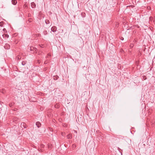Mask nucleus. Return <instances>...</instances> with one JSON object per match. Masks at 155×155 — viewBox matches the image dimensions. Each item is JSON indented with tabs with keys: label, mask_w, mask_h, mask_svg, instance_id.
<instances>
[{
	"label": "nucleus",
	"mask_w": 155,
	"mask_h": 155,
	"mask_svg": "<svg viewBox=\"0 0 155 155\" xmlns=\"http://www.w3.org/2000/svg\"><path fill=\"white\" fill-rule=\"evenodd\" d=\"M28 50L31 51V52L32 53H36V50L37 49L31 46L28 48Z\"/></svg>",
	"instance_id": "obj_1"
},
{
	"label": "nucleus",
	"mask_w": 155,
	"mask_h": 155,
	"mask_svg": "<svg viewBox=\"0 0 155 155\" xmlns=\"http://www.w3.org/2000/svg\"><path fill=\"white\" fill-rule=\"evenodd\" d=\"M4 48L7 49H8L10 48V46L9 45L7 44H5V45L4 46Z\"/></svg>",
	"instance_id": "obj_2"
},
{
	"label": "nucleus",
	"mask_w": 155,
	"mask_h": 155,
	"mask_svg": "<svg viewBox=\"0 0 155 155\" xmlns=\"http://www.w3.org/2000/svg\"><path fill=\"white\" fill-rule=\"evenodd\" d=\"M21 127H24V128H27L26 124L25 123H22L21 124Z\"/></svg>",
	"instance_id": "obj_3"
},
{
	"label": "nucleus",
	"mask_w": 155,
	"mask_h": 155,
	"mask_svg": "<svg viewBox=\"0 0 155 155\" xmlns=\"http://www.w3.org/2000/svg\"><path fill=\"white\" fill-rule=\"evenodd\" d=\"M57 30V28L55 26H53L51 28V30L53 32H55Z\"/></svg>",
	"instance_id": "obj_4"
},
{
	"label": "nucleus",
	"mask_w": 155,
	"mask_h": 155,
	"mask_svg": "<svg viewBox=\"0 0 155 155\" xmlns=\"http://www.w3.org/2000/svg\"><path fill=\"white\" fill-rule=\"evenodd\" d=\"M33 19L31 18H29L28 19V20L26 21V23L28 25H29V23L30 22H31L32 21Z\"/></svg>",
	"instance_id": "obj_5"
},
{
	"label": "nucleus",
	"mask_w": 155,
	"mask_h": 155,
	"mask_svg": "<svg viewBox=\"0 0 155 155\" xmlns=\"http://www.w3.org/2000/svg\"><path fill=\"white\" fill-rule=\"evenodd\" d=\"M35 124L38 128L40 127L41 126V123L38 121Z\"/></svg>",
	"instance_id": "obj_6"
},
{
	"label": "nucleus",
	"mask_w": 155,
	"mask_h": 155,
	"mask_svg": "<svg viewBox=\"0 0 155 155\" xmlns=\"http://www.w3.org/2000/svg\"><path fill=\"white\" fill-rule=\"evenodd\" d=\"M67 138L68 139H70L72 138V135L71 134H69L67 136Z\"/></svg>",
	"instance_id": "obj_7"
},
{
	"label": "nucleus",
	"mask_w": 155,
	"mask_h": 155,
	"mask_svg": "<svg viewBox=\"0 0 155 155\" xmlns=\"http://www.w3.org/2000/svg\"><path fill=\"white\" fill-rule=\"evenodd\" d=\"M31 6L32 8H34L36 7V4L34 2L31 3Z\"/></svg>",
	"instance_id": "obj_8"
},
{
	"label": "nucleus",
	"mask_w": 155,
	"mask_h": 155,
	"mask_svg": "<svg viewBox=\"0 0 155 155\" xmlns=\"http://www.w3.org/2000/svg\"><path fill=\"white\" fill-rule=\"evenodd\" d=\"M12 4L14 5H16L17 3L16 0H12Z\"/></svg>",
	"instance_id": "obj_9"
},
{
	"label": "nucleus",
	"mask_w": 155,
	"mask_h": 155,
	"mask_svg": "<svg viewBox=\"0 0 155 155\" xmlns=\"http://www.w3.org/2000/svg\"><path fill=\"white\" fill-rule=\"evenodd\" d=\"M2 36L3 38L5 37L6 38H8L9 37L8 35L6 34H3Z\"/></svg>",
	"instance_id": "obj_10"
},
{
	"label": "nucleus",
	"mask_w": 155,
	"mask_h": 155,
	"mask_svg": "<svg viewBox=\"0 0 155 155\" xmlns=\"http://www.w3.org/2000/svg\"><path fill=\"white\" fill-rule=\"evenodd\" d=\"M58 76H54L53 77V78L54 80H57L58 78Z\"/></svg>",
	"instance_id": "obj_11"
},
{
	"label": "nucleus",
	"mask_w": 155,
	"mask_h": 155,
	"mask_svg": "<svg viewBox=\"0 0 155 155\" xmlns=\"http://www.w3.org/2000/svg\"><path fill=\"white\" fill-rule=\"evenodd\" d=\"M45 22L47 24H48L50 23V21L49 20L47 19H46L45 20Z\"/></svg>",
	"instance_id": "obj_12"
},
{
	"label": "nucleus",
	"mask_w": 155,
	"mask_h": 155,
	"mask_svg": "<svg viewBox=\"0 0 155 155\" xmlns=\"http://www.w3.org/2000/svg\"><path fill=\"white\" fill-rule=\"evenodd\" d=\"M52 147V145L51 144H48V149H50Z\"/></svg>",
	"instance_id": "obj_13"
},
{
	"label": "nucleus",
	"mask_w": 155,
	"mask_h": 155,
	"mask_svg": "<svg viewBox=\"0 0 155 155\" xmlns=\"http://www.w3.org/2000/svg\"><path fill=\"white\" fill-rule=\"evenodd\" d=\"M43 33L45 35H46L48 34V33L47 31L45 30L43 31Z\"/></svg>",
	"instance_id": "obj_14"
},
{
	"label": "nucleus",
	"mask_w": 155,
	"mask_h": 155,
	"mask_svg": "<svg viewBox=\"0 0 155 155\" xmlns=\"http://www.w3.org/2000/svg\"><path fill=\"white\" fill-rule=\"evenodd\" d=\"M4 22L2 21L1 22H0V26L1 27H2L3 25L4 24Z\"/></svg>",
	"instance_id": "obj_15"
},
{
	"label": "nucleus",
	"mask_w": 155,
	"mask_h": 155,
	"mask_svg": "<svg viewBox=\"0 0 155 155\" xmlns=\"http://www.w3.org/2000/svg\"><path fill=\"white\" fill-rule=\"evenodd\" d=\"M134 45L133 44L131 43L130 45V48H132L134 47Z\"/></svg>",
	"instance_id": "obj_16"
},
{
	"label": "nucleus",
	"mask_w": 155,
	"mask_h": 155,
	"mask_svg": "<svg viewBox=\"0 0 155 155\" xmlns=\"http://www.w3.org/2000/svg\"><path fill=\"white\" fill-rule=\"evenodd\" d=\"M42 53V51H41V50H40L39 52H38V54L39 55H41V53Z\"/></svg>",
	"instance_id": "obj_17"
},
{
	"label": "nucleus",
	"mask_w": 155,
	"mask_h": 155,
	"mask_svg": "<svg viewBox=\"0 0 155 155\" xmlns=\"http://www.w3.org/2000/svg\"><path fill=\"white\" fill-rule=\"evenodd\" d=\"M39 46L41 48H43L44 47V45L43 44H40L39 45Z\"/></svg>",
	"instance_id": "obj_18"
},
{
	"label": "nucleus",
	"mask_w": 155,
	"mask_h": 155,
	"mask_svg": "<svg viewBox=\"0 0 155 155\" xmlns=\"http://www.w3.org/2000/svg\"><path fill=\"white\" fill-rule=\"evenodd\" d=\"M40 147L41 148H43L44 147V145L43 144H41L40 145Z\"/></svg>",
	"instance_id": "obj_19"
},
{
	"label": "nucleus",
	"mask_w": 155,
	"mask_h": 155,
	"mask_svg": "<svg viewBox=\"0 0 155 155\" xmlns=\"http://www.w3.org/2000/svg\"><path fill=\"white\" fill-rule=\"evenodd\" d=\"M55 107L56 108H58L59 107V106L57 104L55 105Z\"/></svg>",
	"instance_id": "obj_20"
},
{
	"label": "nucleus",
	"mask_w": 155,
	"mask_h": 155,
	"mask_svg": "<svg viewBox=\"0 0 155 155\" xmlns=\"http://www.w3.org/2000/svg\"><path fill=\"white\" fill-rule=\"evenodd\" d=\"M41 61L39 60H37V63H38V64H40V63H41Z\"/></svg>",
	"instance_id": "obj_21"
},
{
	"label": "nucleus",
	"mask_w": 155,
	"mask_h": 155,
	"mask_svg": "<svg viewBox=\"0 0 155 155\" xmlns=\"http://www.w3.org/2000/svg\"><path fill=\"white\" fill-rule=\"evenodd\" d=\"M21 64H22L23 65H25V62L24 61L22 62Z\"/></svg>",
	"instance_id": "obj_22"
},
{
	"label": "nucleus",
	"mask_w": 155,
	"mask_h": 155,
	"mask_svg": "<svg viewBox=\"0 0 155 155\" xmlns=\"http://www.w3.org/2000/svg\"><path fill=\"white\" fill-rule=\"evenodd\" d=\"M31 15L29 13L28 14V17H29L31 16Z\"/></svg>",
	"instance_id": "obj_23"
},
{
	"label": "nucleus",
	"mask_w": 155,
	"mask_h": 155,
	"mask_svg": "<svg viewBox=\"0 0 155 155\" xmlns=\"http://www.w3.org/2000/svg\"><path fill=\"white\" fill-rule=\"evenodd\" d=\"M85 15V14L84 13H82L81 14V15L83 16V17H84V16Z\"/></svg>",
	"instance_id": "obj_24"
},
{
	"label": "nucleus",
	"mask_w": 155,
	"mask_h": 155,
	"mask_svg": "<svg viewBox=\"0 0 155 155\" xmlns=\"http://www.w3.org/2000/svg\"><path fill=\"white\" fill-rule=\"evenodd\" d=\"M74 133H76V134H77V131H76V130H74Z\"/></svg>",
	"instance_id": "obj_25"
},
{
	"label": "nucleus",
	"mask_w": 155,
	"mask_h": 155,
	"mask_svg": "<svg viewBox=\"0 0 155 155\" xmlns=\"http://www.w3.org/2000/svg\"><path fill=\"white\" fill-rule=\"evenodd\" d=\"M121 40H124V38L123 37H121Z\"/></svg>",
	"instance_id": "obj_26"
},
{
	"label": "nucleus",
	"mask_w": 155,
	"mask_h": 155,
	"mask_svg": "<svg viewBox=\"0 0 155 155\" xmlns=\"http://www.w3.org/2000/svg\"><path fill=\"white\" fill-rule=\"evenodd\" d=\"M3 31H5V30H6V29H5V28H4V29H3Z\"/></svg>",
	"instance_id": "obj_27"
},
{
	"label": "nucleus",
	"mask_w": 155,
	"mask_h": 155,
	"mask_svg": "<svg viewBox=\"0 0 155 155\" xmlns=\"http://www.w3.org/2000/svg\"><path fill=\"white\" fill-rule=\"evenodd\" d=\"M150 18V19H151V18H152L151 17Z\"/></svg>",
	"instance_id": "obj_28"
},
{
	"label": "nucleus",
	"mask_w": 155,
	"mask_h": 155,
	"mask_svg": "<svg viewBox=\"0 0 155 155\" xmlns=\"http://www.w3.org/2000/svg\"><path fill=\"white\" fill-rule=\"evenodd\" d=\"M24 6H25V7H26L27 6L26 5H25Z\"/></svg>",
	"instance_id": "obj_29"
},
{
	"label": "nucleus",
	"mask_w": 155,
	"mask_h": 155,
	"mask_svg": "<svg viewBox=\"0 0 155 155\" xmlns=\"http://www.w3.org/2000/svg\"><path fill=\"white\" fill-rule=\"evenodd\" d=\"M1 44H2L3 43V41H2V42H0Z\"/></svg>",
	"instance_id": "obj_30"
}]
</instances>
